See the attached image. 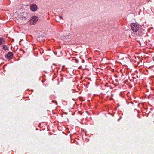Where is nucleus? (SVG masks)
Returning a JSON list of instances; mask_svg holds the SVG:
<instances>
[{
	"label": "nucleus",
	"instance_id": "4",
	"mask_svg": "<svg viewBox=\"0 0 154 154\" xmlns=\"http://www.w3.org/2000/svg\"><path fill=\"white\" fill-rule=\"evenodd\" d=\"M37 6L35 4L32 5L30 6V9L33 11H35L37 10Z\"/></svg>",
	"mask_w": 154,
	"mask_h": 154
},
{
	"label": "nucleus",
	"instance_id": "6",
	"mask_svg": "<svg viewBox=\"0 0 154 154\" xmlns=\"http://www.w3.org/2000/svg\"><path fill=\"white\" fill-rule=\"evenodd\" d=\"M3 49L5 50H7L8 49V47H7V46H6V45H4L3 46Z\"/></svg>",
	"mask_w": 154,
	"mask_h": 154
},
{
	"label": "nucleus",
	"instance_id": "5",
	"mask_svg": "<svg viewBox=\"0 0 154 154\" xmlns=\"http://www.w3.org/2000/svg\"><path fill=\"white\" fill-rule=\"evenodd\" d=\"M13 56V54L11 52L8 53V54L6 56L7 58L9 59H11L12 58Z\"/></svg>",
	"mask_w": 154,
	"mask_h": 154
},
{
	"label": "nucleus",
	"instance_id": "9",
	"mask_svg": "<svg viewBox=\"0 0 154 154\" xmlns=\"http://www.w3.org/2000/svg\"><path fill=\"white\" fill-rule=\"evenodd\" d=\"M69 33L68 32H67V35H66V36L68 35H69Z\"/></svg>",
	"mask_w": 154,
	"mask_h": 154
},
{
	"label": "nucleus",
	"instance_id": "11",
	"mask_svg": "<svg viewBox=\"0 0 154 154\" xmlns=\"http://www.w3.org/2000/svg\"><path fill=\"white\" fill-rule=\"evenodd\" d=\"M59 17L61 19H62V16H60Z\"/></svg>",
	"mask_w": 154,
	"mask_h": 154
},
{
	"label": "nucleus",
	"instance_id": "12",
	"mask_svg": "<svg viewBox=\"0 0 154 154\" xmlns=\"http://www.w3.org/2000/svg\"><path fill=\"white\" fill-rule=\"evenodd\" d=\"M54 102H55V103H56V104H57V102H56V101H54Z\"/></svg>",
	"mask_w": 154,
	"mask_h": 154
},
{
	"label": "nucleus",
	"instance_id": "3",
	"mask_svg": "<svg viewBox=\"0 0 154 154\" xmlns=\"http://www.w3.org/2000/svg\"><path fill=\"white\" fill-rule=\"evenodd\" d=\"M38 17H36V16H33L30 20V23L32 24H34L35 23H36V22L38 20Z\"/></svg>",
	"mask_w": 154,
	"mask_h": 154
},
{
	"label": "nucleus",
	"instance_id": "7",
	"mask_svg": "<svg viewBox=\"0 0 154 154\" xmlns=\"http://www.w3.org/2000/svg\"><path fill=\"white\" fill-rule=\"evenodd\" d=\"M3 39L2 38H0V45H1Z\"/></svg>",
	"mask_w": 154,
	"mask_h": 154
},
{
	"label": "nucleus",
	"instance_id": "10",
	"mask_svg": "<svg viewBox=\"0 0 154 154\" xmlns=\"http://www.w3.org/2000/svg\"><path fill=\"white\" fill-rule=\"evenodd\" d=\"M21 50H22V51H23V53H25L24 51L23 50H22V49H21Z\"/></svg>",
	"mask_w": 154,
	"mask_h": 154
},
{
	"label": "nucleus",
	"instance_id": "1",
	"mask_svg": "<svg viewBox=\"0 0 154 154\" xmlns=\"http://www.w3.org/2000/svg\"><path fill=\"white\" fill-rule=\"evenodd\" d=\"M29 15L26 12H24L20 15L19 20L21 22L25 23L27 22L28 20L27 18L29 17Z\"/></svg>",
	"mask_w": 154,
	"mask_h": 154
},
{
	"label": "nucleus",
	"instance_id": "2",
	"mask_svg": "<svg viewBox=\"0 0 154 154\" xmlns=\"http://www.w3.org/2000/svg\"><path fill=\"white\" fill-rule=\"evenodd\" d=\"M132 30L134 32H136L139 29V26L135 23H132L131 25Z\"/></svg>",
	"mask_w": 154,
	"mask_h": 154
},
{
	"label": "nucleus",
	"instance_id": "8",
	"mask_svg": "<svg viewBox=\"0 0 154 154\" xmlns=\"http://www.w3.org/2000/svg\"><path fill=\"white\" fill-rule=\"evenodd\" d=\"M141 33H142V32L141 31L139 33V35L140 36H141Z\"/></svg>",
	"mask_w": 154,
	"mask_h": 154
}]
</instances>
